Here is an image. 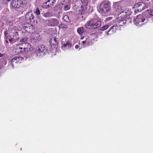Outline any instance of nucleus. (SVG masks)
Instances as JSON below:
<instances>
[{
  "mask_svg": "<svg viewBox=\"0 0 153 153\" xmlns=\"http://www.w3.org/2000/svg\"><path fill=\"white\" fill-rule=\"evenodd\" d=\"M48 49L43 45H39L36 48L35 53L37 56L41 57L44 56L47 53Z\"/></svg>",
  "mask_w": 153,
  "mask_h": 153,
  "instance_id": "1",
  "label": "nucleus"
},
{
  "mask_svg": "<svg viewBox=\"0 0 153 153\" xmlns=\"http://www.w3.org/2000/svg\"><path fill=\"white\" fill-rule=\"evenodd\" d=\"M101 25L100 21L95 22L93 20H91L88 21L85 24V27L88 29H95L100 27Z\"/></svg>",
  "mask_w": 153,
  "mask_h": 153,
  "instance_id": "2",
  "label": "nucleus"
},
{
  "mask_svg": "<svg viewBox=\"0 0 153 153\" xmlns=\"http://www.w3.org/2000/svg\"><path fill=\"white\" fill-rule=\"evenodd\" d=\"M134 22L136 26H138V27H140L144 24L143 22H146V20L145 18L143 15L140 14L137 16Z\"/></svg>",
  "mask_w": 153,
  "mask_h": 153,
  "instance_id": "3",
  "label": "nucleus"
},
{
  "mask_svg": "<svg viewBox=\"0 0 153 153\" xmlns=\"http://www.w3.org/2000/svg\"><path fill=\"white\" fill-rule=\"evenodd\" d=\"M25 18L26 21L28 23L33 24L35 22V18L34 14L32 11H30L26 13Z\"/></svg>",
  "mask_w": 153,
  "mask_h": 153,
  "instance_id": "4",
  "label": "nucleus"
},
{
  "mask_svg": "<svg viewBox=\"0 0 153 153\" xmlns=\"http://www.w3.org/2000/svg\"><path fill=\"white\" fill-rule=\"evenodd\" d=\"M111 9V6L110 4L106 2H102L100 6V11L102 13L106 12Z\"/></svg>",
  "mask_w": 153,
  "mask_h": 153,
  "instance_id": "5",
  "label": "nucleus"
},
{
  "mask_svg": "<svg viewBox=\"0 0 153 153\" xmlns=\"http://www.w3.org/2000/svg\"><path fill=\"white\" fill-rule=\"evenodd\" d=\"M149 5V4H145L142 2H140L136 4L135 7L136 10L138 12H140L144 9L148 8Z\"/></svg>",
  "mask_w": 153,
  "mask_h": 153,
  "instance_id": "6",
  "label": "nucleus"
},
{
  "mask_svg": "<svg viewBox=\"0 0 153 153\" xmlns=\"http://www.w3.org/2000/svg\"><path fill=\"white\" fill-rule=\"evenodd\" d=\"M18 32L9 33L8 39L10 43L12 44L14 43L18 40Z\"/></svg>",
  "mask_w": 153,
  "mask_h": 153,
  "instance_id": "7",
  "label": "nucleus"
},
{
  "mask_svg": "<svg viewBox=\"0 0 153 153\" xmlns=\"http://www.w3.org/2000/svg\"><path fill=\"white\" fill-rule=\"evenodd\" d=\"M81 4L80 9L79 10L78 14L81 15L84 12L88 7V1L87 0H81Z\"/></svg>",
  "mask_w": 153,
  "mask_h": 153,
  "instance_id": "8",
  "label": "nucleus"
},
{
  "mask_svg": "<svg viewBox=\"0 0 153 153\" xmlns=\"http://www.w3.org/2000/svg\"><path fill=\"white\" fill-rule=\"evenodd\" d=\"M24 53L29 51L31 48V45L28 42H25L20 43Z\"/></svg>",
  "mask_w": 153,
  "mask_h": 153,
  "instance_id": "9",
  "label": "nucleus"
},
{
  "mask_svg": "<svg viewBox=\"0 0 153 153\" xmlns=\"http://www.w3.org/2000/svg\"><path fill=\"white\" fill-rule=\"evenodd\" d=\"M23 4L21 0H13L11 2V5L14 8H19Z\"/></svg>",
  "mask_w": 153,
  "mask_h": 153,
  "instance_id": "10",
  "label": "nucleus"
},
{
  "mask_svg": "<svg viewBox=\"0 0 153 153\" xmlns=\"http://www.w3.org/2000/svg\"><path fill=\"white\" fill-rule=\"evenodd\" d=\"M114 10L117 13V14H120L122 12V9L120 3L119 2H115L114 4Z\"/></svg>",
  "mask_w": 153,
  "mask_h": 153,
  "instance_id": "11",
  "label": "nucleus"
},
{
  "mask_svg": "<svg viewBox=\"0 0 153 153\" xmlns=\"http://www.w3.org/2000/svg\"><path fill=\"white\" fill-rule=\"evenodd\" d=\"M22 47L20 43L17 44L16 45L15 49L14 50V52L16 54H22L24 52L23 51Z\"/></svg>",
  "mask_w": 153,
  "mask_h": 153,
  "instance_id": "12",
  "label": "nucleus"
},
{
  "mask_svg": "<svg viewBox=\"0 0 153 153\" xmlns=\"http://www.w3.org/2000/svg\"><path fill=\"white\" fill-rule=\"evenodd\" d=\"M24 29L26 31L30 33L33 29V26L29 24H26L24 26Z\"/></svg>",
  "mask_w": 153,
  "mask_h": 153,
  "instance_id": "13",
  "label": "nucleus"
},
{
  "mask_svg": "<svg viewBox=\"0 0 153 153\" xmlns=\"http://www.w3.org/2000/svg\"><path fill=\"white\" fill-rule=\"evenodd\" d=\"M49 42L50 45L51 47L55 46L56 45L58 42L57 39L54 37H52Z\"/></svg>",
  "mask_w": 153,
  "mask_h": 153,
  "instance_id": "14",
  "label": "nucleus"
},
{
  "mask_svg": "<svg viewBox=\"0 0 153 153\" xmlns=\"http://www.w3.org/2000/svg\"><path fill=\"white\" fill-rule=\"evenodd\" d=\"M118 29V27L116 25H113L110 28L108 31V34H112L116 32V30Z\"/></svg>",
  "mask_w": 153,
  "mask_h": 153,
  "instance_id": "15",
  "label": "nucleus"
},
{
  "mask_svg": "<svg viewBox=\"0 0 153 153\" xmlns=\"http://www.w3.org/2000/svg\"><path fill=\"white\" fill-rule=\"evenodd\" d=\"M21 58H22L20 57L15 56L12 59L11 64L13 68L14 67V65L18 63L20 59Z\"/></svg>",
  "mask_w": 153,
  "mask_h": 153,
  "instance_id": "16",
  "label": "nucleus"
},
{
  "mask_svg": "<svg viewBox=\"0 0 153 153\" xmlns=\"http://www.w3.org/2000/svg\"><path fill=\"white\" fill-rule=\"evenodd\" d=\"M131 10L128 8L125 9L122 12V13L125 14L124 16H130L131 14Z\"/></svg>",
  "mask_w": 153,
  "mask_h": 153,
  "instance_id": "17",
  "label": "nucleus"
},
{
  "mask_svg": "<svg viewBox=\"0 0 153 153\" xmlns=\"http://www.w3.org/2000/svg\"><path fill=\"white\" fill-rule=\"evenodd\" d=\"M17 27L16 26H10L9 28V30L10 33H13L14 32H17L16 31Z\"/></svg>",
  "mask_w": 153,
  "mask_h": 153,
  "instance_id": "18",
  "label": "nucleus"
},
{
  "mask_svg": "<svg viewBox=\"0 0 153 153\" xmlns=\"http://www.w3.org/2000/svg\"><path fill=\"white\" fill-rule=\"evenodd\" d=\"M51 23L53 26H57L59 23V22L56 19H53L51 20Z\"/></svg>",
  "mask_w": 153,
  "mask_h": 153,
  "instance_id": "19",
  "label": "nucleus"
},
{
  "mask_svg": "<svg viewBox=\"0 0 153 153\" xmlns=\"http://www.w3.org/2000/svg\"><path fill=\"white\" fill-rule=\"evenodd\" d=\"M42 14L45 17L49 18L52 16V14L51 12H47L45 13H42Z\"/></svg>",
  "mask_w": 153,
  "mask_h": 153,
  "instance_id": "20",
  "label": "nucleus"
},
{
  "mask_svg": "<svg viewBox=\"0 0 153 153\" xmlns=\"http://www.w3.org/2000/svg\"><path fill=\"white\" fill-rule=\"evenodd\" d=\"M84 28L82 27L79 28L77 30L78 33L80 35H83V33H84Z\"/></svg>",
  "mask_w": 153,
  "mask_h": 153,
  "instance_id": "21",
  "label": "nucleus"
},
{
  "mask_svg": "<svg viewBox=\"0 0 153 153\" xmlns=\"http://www.w3.org/2000/svg\"><path fill=\"white\" fill-rule=\"evenodd\" d=\"M42 7L43 8L45 9H47L49 7H51V6H50V5H49V4L48 3V1H47V2L44 3L43 4Z\"/></svg>",
  "mask_w": 153,
  "mask_h": 153,
  "instance_id": "22",
  "label": "nucleus"
},
{
  "mask_svg": "<svg viewBox=\"0 0 153 153\" xmlns=\"http://www.w3.org/2000/svg\"><path fill=\"white\" fill-rule=\"evenodd\" d=\"M63 19L66 22L69 23L71 22L70 19H69L68 16L67 15H65L63 17Z\"/></svg>",
  "mask_w": 153,
  "mask_h": 153,
  "instance_id": "23",
  "label": "nucleus"
},
{
  "mask_svg": "<svg viewBox=\"0 0 153 153\" xmlns=\"http://www.w3.org/2000/svg\"><path fill=\"white\" fill-rule=\"evenodd\" d=\"M36 40L35 39V38L34 37V36H33L31 37L30 41L33 45H35L36 44V43L37 42Z\"/></svg>",
  "mask_w": 153,
  "mask_h": 153,
  "instance_id": "24",
  "label": "nucleus"
},
{
  "mask_svg": "<svg viewBox=\"0 0 153 153\" xmlns=\"http://www.w3.org/2000/svg\"><path fill=\"white\" fill-rule=\"evenodd\" d=\"M48 1L51 7L53 6L56 2L55 0H48Z\"/></svg>",
  "mask_w": 153,
  "mask_h": 153,
  "instance_id": "25",
  "label": "nucleus"
},
{
  "mask_svg": "<svg viewBox=\"0 0 153 153\" xmlns=\"http://www.w3.org/2000/svg\"><path fill=\"white\" fill-rule=\"evenodd\" d=\"M109 27V26L108 25H106L101 27L100 28V30L104 31L108 29Z\"/></svg>",
  "mask_w": 153,
  "mask_h": 153,
  "instance_id": "26",
  "label": "nucleus"
},
{
  "mask_svg": "<svg viewBox=\"0 0 153 153\" xmlns=\"http://www.w3.org/2000/svg\"><path fill=\"white\" fill-rule=\"evenodd\" d=\"M59 28H67V26L64 24L61 23L59 25Z\"/></svg>",
  "mask_w": 153,
  "mask_h": 153,
  "instance_id": "27",
  "label": "nucleus"
},
{
  "mask_svg": "<svg viewBox=\"0 0 153 153\" xmlns=\"http://www.w3.org/2000/svg\"><path fill=\"white\" fill-rule=\"evenodd\" d=\"M4 38L6 39L9 38L8 35V33L7 31H5L4 32Z\"/></svg>",
  "mask_w": 153,
  "mask_h": 153,
  "instance_id": "28",
  "label": "nucleus"
},
{
  "mask_svg": "<svg viewBox=\"0 0 153 153\" xmlns=\"http://www.w3.org/2000/svg\"><path fill=\"white\" fill-rule=\"evenodd\" d=\"M35 13L36 14L39 16L40 15V12L38 8L37 7L36 9V11L35 12Z\"/></svg>",
  "mask_w": 153,
  "mask_h": 153,
  "instance_id": "29",
  "label": "nucleus"
},
{
  "mask_svg": "<svg viewBox=\"0 0 153 153\" xmlns=\"http://www.w3.org/2000/svg\"><path fill=\"white\" fill-rule=\"evenodd\" d=\"M86 40H87L88 42H86V44L88 45H90L92 44V42L91 41V39L89 37H88L86 39Z\"/></svg>",
  "mask_w": 153,
  "mask_h": 153,
  "instance_id": "30",
  "label": "nucleus"
},
{
  "mask_svg": "<svg viewBox=\"0 0 153 153\" xmlns=\"http://www.w3.org/2000/svg\"><path fill=\"white\" fill-rule=\"evenodd\" d=\"M148 14L151 16H153V10L150 9L148 11Z\"/></svg>",
  "mask_w": 153,
  "mask_h": 153,
  "instance_id": "31",
  "label": "nucleus"
},
{
  "mask_svg": "<svg viewBox=\"0 0 153 153\" xmlns=\"http://www.w3.org/2000/svg\"><path fill=\"white\" fill-rule=\"evenodd\" d=\"M40 37V36L39 35H37L36 36H35L34 37L35 38V39H37L36 40L37 42L39 41Z\"/></svg>",
  "mask_w": 153,
  "mask_h": 153,
  "instance_id": "32",
  "label": "nucleus"
},
{
  "mask_svg": "<svg viewBox=\"0 0 153 153\" xmlns=\"http://www.w3.org/2000/svg\"><path fill=\"white\" fill-rule=\"evenodd\" d=\"M70 9V7L68 5H65L64 7V10H67Z\"/></svg>",
  "mask_w": 153,
  "mask_h": 153,
  "instance_id": "33",
  "label": "nucleus"
},
{
  "mask_svg": "<svg viewBox=\"0 0 153 153\" xmlns=\"http://www.w3.org/2000/svg\"><path fill=\"white\" fill-rule=\"evenodd\" d=\"M27 40V38L26 37H25V38H23L22 39H21L20 40V42H23V43L25 42H24L26 41Z\"/></svg>",
  "mask_w": 153,
  "mask_h": 153,
  "instance_id": "34",
  "label": "nucleus"
},
{
  "mask_svg": "<svg viewBox=\"0 0 153 153\" xmlns=\"http://www.w3.org/2000/svg\"><path fill=\"white\" fill-rule=\"evenodd\" d=\"M112 18V17H108L106 18V19L107 21H109L111 20Z\"/></svg>",
  "mask_w": 153,
  "mask_h": 153,
  "instance_id": "35",
  "label": "nucleus"
},
{
  "mask_svg": "<svg viewBox=\"0 0 153 153\" xmlns=\"http://www.w3.org/2000/svg\"><path fill=\"white\" fill-rule=\"evenodd\" d=\"M88 42L87 40H85L84 41H83L82 42L83 44H86V42Z\"/></svg>",
  "mask_w": 153,
  "mask_h": 153,
  "instance_id": "36",
  "label": "nucleus"
},
{
  "mask_svg": "<svg viewBox=\"0 0 153 153\" xmlns=\"http://www.w3.org/2000/svg\"><path fill=\"white\" fill-rule=\"evenodd\" d=\"M21 34H22V35L23 36H25V32H23V31H22L21 32Z\"/></svg>",
  "mask_w": 153,
  "mask_h": 153,
  "instance_id": "37",
  "label": "nucleus"
},
{
  "mask_svg": "<svg viewBox=\"0 0 153 153\" xmlns=\"http://www.w3.org/2000/svg\"><path fill=\"white\" fill-rule=\"evenodd\" d=\"M3 56V54L1 53H0V57H1Z\"/></svg>",
  "mask_w": 153,
  "mask_h": 153,
  "instance_id": "38",
  "label": "nucleus"
},
{
  "mask_svg": "<svg viewBox=\"0 0 153 153\" xmlns=\"http://www.w3.org/2000/svg\"><path fill=\"white\" fill-rule=\"evenodd\" d=\"M78 46L77 45H76L75 46V48L76 49L77 48H78Z\"/></svg>",
  "mask_w": 153,
  "mask_h": 153,
  "instance_id": "39",
  "label": "nucleus"
},
{
  "mask_svg": "<svg viewBox=\"0 0 153 153\" xmlns=\"http://www.w3.org/2000/svg\"><path fill=\"white\" fill-rule=\"evenodd\" d=\"M63 45L64 47H66V45H67V44H63Z\"/></svg>",
  "mask_w": 153,
  "mask_h": 153,
  "instance_id": "40",
  "label": "nucleus"
},
{
  "mask_svg": "<svg viewBox=\"0 0 153 153\" xmlns=\"http://www.w3.org/2000/svg\"><path fill=\"white\" fill-rule=\"evenodd\" d=\"M4 1H10V0H3Z\"/></svg>",
  "mask_w": 153,
  "mask_h": 153,
  "instance_id": "41",
  "label": "nucleus"
},
{
  "mask_svg": "<svg viewBox=\"0 0 153 153\" xmlns=\"http://www.w3.org/2000/svg\"><path fill=\"white\" fill-rule=\"evenodd\" d=\"M125 23H126V22H123V24H124Z\"/></svg>",
  "mask_w": 153,
  "mask_h": 153,
  "instance_id": "42",
  "label": "nucleus"
},
{
  "mask_svg": "<svg viewBox=\"0 0 153 153\" xmlns=\"http://www.w3.org/2000/svg\"><path fill=\"white\" fill-rule=\"evenodd\" d=\"M6 42H7V43L8 42V41H6Z\"/></svg>",
  "mask_w": 153,
  "mask_h": 153,
  "instance_id": "43",
  "label": "nucleus"
},
{
  "mask_svg": "<svg viewBox=\"0 0 153 153\" xmlns=\"http://www.w3.org/2000/svg\"><path fill=\"white\" fill-rule=\"evenodd\" d=\"M82 39V37H81V39Z\"/></svg>",
  "mask_w": 153,
  "mask_h": 153,
  "instance_id": "44",
  "label": "nucleus"
}]
</instances>
